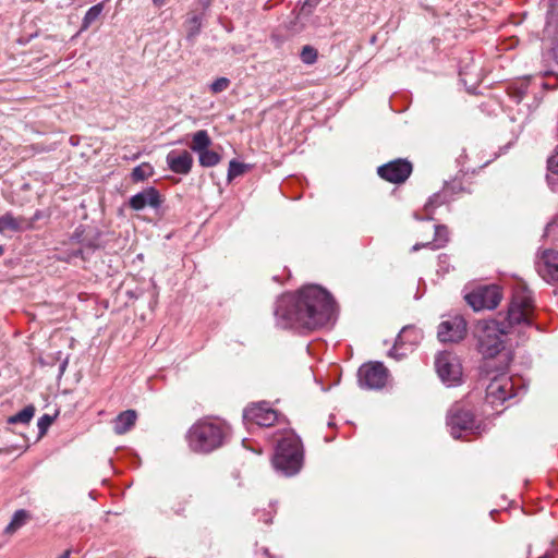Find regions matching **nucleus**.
Segmentation results:
<instances>
[{
	"mask_svg": "<svg viewBox=\"0 0 558 558\" xmlns=\"http://www.w3.org/2000/svg\"><path fill=\"white\" fill-rule=\"evenodd\" d=\"M331 295L317 286H308L296 294H283L277 301L275 316L281 328L314 329L326 324L332 314Z\"/></svg>",
	"mask_w": 558,
	"mask_h": 558,
	"instance_id": "nucleus-1",
	"label": "nucleus"
},
{
	"mask_svg": "<svg viewBox=\"0 0 558 558\" xmlns=\"http://www.w3.org/2000/svg\"><path fill=\"white\" fill-rule=\"evenodd\" d=\"M228 433L229 428L222 422L198 421L189 429V446L195 452H210L223 445Z\"/></svg>",
	"mask_w": 558,
	"mask_h": 558,
	"instance_id": "nucleus-2",
	"label": "nucleus"
},
{
	"mask_svg": "<svg viewBox=\"0 0 558 558\" xmlns=\"http://www.w3.org/2000/svg\"><path fill=\"white\" fill-rule=\"evenodd\" d=\"M511 331L505 323L497 320H480L474 328V337L478 352L485 359L495 357L505 348V338Z\"/></svg>",
	"mask_w": 558,
	"mask_h": 558,
	"instance_id": "nucleus-3",
	"label": "nucleus"
},
{
	"mask_svg": "<svg viewBox=\"0 0 558 558\" xmlns=\"http://www.w3.org/2000/svg\"><path fill=\"white\" fill-rule=\"evenodd\" d=\"M302 461L303 453L300 438L293 433L287 434L277 445L272 459L275 469L284 475H294L300 471Z\"/></svg>",
	"mask_w": 558,
	"mask_h": 558,
	"instance_id": "nucleus-4",
	"label": "nucleus"
},
{
	"mask_svg": "<svg viewBox=\"0 0 558 558\" xmlns=\"http://www.w3.org/2000/svg\"><path fill=\"white\" fill-rule=\"evenodd\" d=\"M534 314V303L529 290L517 291L509 304L505 325L512 332L517 326H530Z\"/></svg>",
	"mask_w": 558,
	"mask_h": 558,
	"instance_id": "nucleus-5",
	"label": "nucleus"
},
{
	"mask_svg": "<svg viewBox=\"0 0 558 558\" xmlns=\"http://www.w3.org/2000/svg\"><path fill=\"white\" fill-rule=\"evenodd\" d=\"M501 299V290L496 284L480 286L465 295V301L474 311L494 310Z\"/></svg>",
	"mask_w": 558,
	"mask_h": 558,
	"instance_id": "nucleus-6",
	"label": "nucleus"
},
{
	"mask_svg": "<svg viewBox=\"0 0 558 558\" xmlns=\"http://www.w3.org/2000/svg\"><path fill=\"white\" fill-rule=\"evenodd\" d=\"M514 384L507 374L494 377L486 387L485 400L493 408L501 405L506 400L514 396Z\"/></svg>",
	"mask_w": 558,
	"mask_h": 558,
	"instance_id": "nucleus-7",
	"label": "nucleus"
},
{
	"mask_svg": "<svg viewBox=\"0 0 558 558\" xmlns=\"http://www.w3.org/2000/svg\"><path fill=\"white\" fill-rule=\"evenodd\" d=\"M435 366L440 379L448 386L460 381L462 376L461 364L456 355L442 352L437 355Z\"/></svg>",
	"mask_w": 558,
	"mask_h": 558,
	"instance_id": "nucleus-8",
	"label": "nucleus"
},
{
	"mask_svg": "<svg viewBox=\"0 0 558 558\" xmlns=\"http://www.w3.org/2000/svg\"><path fill=\"white\" fill-rule=\"evenodd\" d=\"M447 425L454 438H460L463 432L472 430L475 426L474 415L461 405H453L447 416Z\"/></svg>",
	"mask_w": 558,
	"mask_h": 558,
	"instance_id": "nucleus-9",
	"label": "nucleus"
},
{
	"mask_svg": "<svg viewBox=\"0 0 558 558\" xmlns=\"http://www.w3.org/2000/svg\"><path fill=\"white\" fill-rule=\"evenodd\" d=\"M388 378L387 368L379 362L364 364L359 369V380L362 386L380 389Z\"/></svg>",
	"mask_w": 558,
	"mask_h": 558,
	"instance_id": "nucleus-10",
	"label": "nucleus"
},
{
	"mask_svg": "<svg viewBox=\"0 0 558 558\" xmlns=\"http://www.w3.org/2000/svg\"><path fill=\"white\" fill-rule=\"evenodd\" d=\"M243 418L247 424L251 423L260 427H269L276 423L278 414L268 403L259 402L247 407L244 410Z\"/></svg>",
	"mask_w": 558,
	"mask_h": 558,
	"instance_id": "nucleus-11",
	"label": "nucleus"
},
{
	"mask_svg": "<svg viewBox=\"0 0 558 558\" xmlns=\"http://www.w3.org/2000/svg\"><path fill=\"white\" fill-rule=\"evenodd\" d=\"M377 172L380 178L388 182L402 183L410 177L412 165L404 159H397L380 166Z\"/></svg>",
	"mask_w": 558,
	"mask_h": 558,
	"instance_id": "nucleus-12",
	"label": "nucleus"
},
{
	"mask_svg": "<svg viewBox=\"0 0 558 558\" xmlns=\"http://www.w3.org/2000/svg\"><path fill=\"white\" fill-rule=\"evenodd\" d=\"M466 323L461 316L442 322L438 327V339L441 342H457L464 338Z\"/></svg>",
	"mask_w": 558,
	"mask_h": 558,
	"instance_id": "nucleus-13",
	"label": "nucleus"
},
{
	"mask_svg": "<svg viewBox=\"0 0 558 558\" xmlns=\"http://www.w3.org/2000/svg\"><path fill=\"white\" fill-rule=\"evenodd\" d=\"M536 270L539 276L550 282L558 281V252L553 250H545L537 257Z\"/></svg>",
	"mask_w": 558,
	"mask_h": 558,
	"instance_id": "nucleus-14",
	"label": "nucleus"
},
{
	"mask_svg": "<svg viewBox=\"0 0 558 558\" xmlns=\"http://www.w3.org/2000/svg\"><path fill=\"white\" fill-rule=\"evenodd\" d=\"M421 338V333L414 327H403L398 335L392 349L389 351V355L396 359H400L407 354V344L410 347L414 345Z\"/></svg>",
	"mask_w": 558,
	"mask_h": 558,
	"instance_id": "nucleus-15",
	"label": "nucleus"
},
{
	"mask_svg": "<svg viewBox=\"0 0 558 558\" xmlns=\"http://www.w3.org/2000/svg\"><path fill=\"white\" fill-rule=\"evenodd\" d=\"M168 168L178 174L190 173L193 166V157L187 150H171L166 157Z\"/></svg>",
	"mask_w": 558,
	"mask_h": 558,
	"instance_id": "nucleus-16",
	"label": "nucleus"
},
{
	"mask_svg": "<svg viewBox=\"0 0 558 558\" xmlns=\"http://www.w3.org/2000/svg\"><path fill=\"white\" fill-rule=\"evenodd\" d=\"M32 229V221H27L25 217H15L12 213L8 211L0 216V233L7 230L13 232H22Z\"/></svg>",
	"mask_w": 558,
	"mask_h": 558,
	"instance_id": "nucleus-17",
	"label": "nucleus"
},
{
	"mask_svg": "<svg viewBox=\"0 0 558 558\" xmlns=\"http://www.w3.org/2000/svg\"><path fill=\"white\" fill-rule=\"evenodd\" d=\"M165 196L155 186L142 189V209L150 207L156 215L161 214Z\"/></svg>",
	"mask_w": 558,
	"mask_h": 558,
	"instance_id": "nucleus-18",
	"label": "nucleus"
},
{
	"mask_svg": "<svg viewBox=\"0 0 558 558\" xmlns=\"http://www.w3.org/2000/svg\"><path fill=\"white\" fill-rule=\"evenodd\" d=\"M449 241V232L447 227L445 226H435V233L433 241H428L425 243H416L412 251L416 252L422 247H428L432 250H438L440 247H444Z\"/></svg>",
	"mask_w": 558,
	"mask_h": 558,
	"instance_id": "nucleus-19",
	"label": "nucleus"
},
{
	"mask_svg": "<svg viewBox=\"0 0 558 558\" xmlns=\"http://www.w3.org/2000/svg\"><path fill=\"white\" fill-rule=\"evenodd\" d=\"M137 413L135 410H126L120 413L112 422L113 430L118 435L129 432L136 423Z\"/></svg>",
	"mask_w": 558,
	"mask_h": 558,
	"instance_id": "nucleus-20",
	"label": "nucleus"
},
{
	"mask_svg": "<svg viewBox=\"0 0 558 558\" xmlns=\"http://www.w3.org/2000/svg\"><path fill=\"white\" fill-rule=\"evenodd\" d=\"M211 145V140L205 130H199L195 132L192 136V143L190 145V148L194 153H202L203 150L209 148Z\"/></svg>",
	"mask_w": 558,
	"mask_h": 558,
	"instance_id": "nucleus-21",
	"label": "nucleus"
},
{
	"mask_svg": "<svg viewBox=\"0 0 558 558\" xmlns=\"http://www.w3.org/2000/svg\"><path fill=\"white\" fill-rule=\"evenodd\" d=\"M105 4L104 2L97 3L88 9L85 16L83 17V22L81 25V32L88 29L93 24H95L101 16Z\"/></svg>",
	"mask_w": 558,
	"mask_h": 558,
	"instance_id": "nucleus-22",
	"label": "nucleus"
},
{
	"mask_svg": "<svg viewBox=\"0 0 558 558\" xmlns=\"http://www.w3.org/2000/svg\"><path fill=\"white\" fill-rule=\"evenodd\" d=\"M29 518L28 512L26 510H17L14 512L10 523L7 525L4 532L7 534L15 533L20 527H22L27 519Z\"/></svg>",
	"mask_w": 558,
	"mask_h": 558,
	"instance_id": "nucleus-23",
	"label": "nucleus"
},
{
	"mask_svg": "<svg viewBox=\"0 0 558 558\" xmlns=\"http://www.w3.org/2000/svg\"><path fill=\"white\" fill-rule=\"evenodd\" d=\"M186 39L193 43L196 36L201 33L202 28V17L197 14L191 15L186 22Z\"/></svg>",
	"mask_w": 558,
	"mask_h": 558,
	"instance_id": "nucleus-24",
	"label": "nucleus"
},
{
	"mask_svg": "<svg viewBox=\"0 0 558 558\" xmlns=\"http://www.w3.org/2000/svg\"><path fill=\"white\" fill-rule=\"evenodd\" d=\"M35 407L29 404L8 418L9 424H28L34 417Z\"/></svg>",
	"mask_w": 558,
	"mask_h": 558,
	"instance_id": "nucleus-25",
	"label": "nucleus"
},
{
	"mask_svg": "<svg viewBox=\"0 0 558 558\" xmlns=\"http://www.w3.org/2000/svg\"><path fill=\"white\" fill-rule=\"evenodd\" d=\"M221 160L219 154L208 148L198 154V161L201 166L209 168L218 165Z\"/></svg>",
	"mask_w": 558,
	"mask_h": 558,
	"instance_id": "nucleus-26",
	"label": "nucleus"
},
{
	"mask_svg": "<svg viewBox=\"0 0 558 558\" xmlns=\"http://www.w3.org/2000/svg\"><path fill=\"white\" fill-rule=\"evenodd\" d=\"M246 169H247V166L245 163L239 162L234 159L231 160L229 163V169H228V180L231 181L234 178H238V177L244 174Z\"/></svg>",
	"mask_w": 558,
	"mask_h": 558,
	"instance_id": "nucleus-27",
	"label": "nucleus"
},
{
	"mask_svg": "<svg viewBox=\"0 0 558 558\" xmlns=\"http://www.w3.org/2000/svg\"><path fill=\"white\" fill-rule=\"evenodd\" d=\"M448 201L447 191L444 190L439 193H435L426 203L425 209L428 211L430 208H435Z\"/></svg>",
	"mask_w": 558,
	"mask_h": 558,
	"instance_id": "nucleus-28",
	"label": "nucleus"
},
{
	"mask_svg": "<svg viewBox=\"0 0 558 558\" xmlns=\"http://www.w3.org/2000/svg\"><path fill=\"white\" fill-rule=\"evenodd\" d=\"M301 60L305 64H313L317 60V50L311 46H304L301 51Z\"/></svg>",
	"mask_w": 558,
	"mask_h": 558,
	"instance_id": "nucleus-29",
	"label": "nucleus"
},
{
	"mask_svg": "<svg viewBox=\"0 0 558 558\" xmlns=\"http://www.w3.org/2000/svg\"><path fill=\"white\" fill-rule=\"evenodd\" d=\"M230 85V81L227 77H218L210 84V92L218 94L226 90Z\"/></svg>",
	"mask_w": 558,
	"mask_h": 558,
	"instance_id": "nucleus-30",
	"label": "nucleus"
},
{
	"mask_svg": "<svg viewBox=\"0 0 558 558\" xmlns=\"http://www.w3.org/2000/svg\"><path fill=\"white\" fill-rule=\"evenodd\" d=\"M52 421L53 418L48 414H44L41 417H39L37 426L40 435H44L47 432L49 426L52 424Z\"/></svg>",
	"mask_w": 558,
	"mask_h": 558,
	"instance_id": "nucleus-31",
	"label": "nucleus"
},
{
	"mask_svg": "<svg viewBox=\"0 0 558 558\" xmlns=\"http://www.w3.org/2000/svg\"><path fill=\"white\" fill-rule=\"evenodd\" d=\"M548 169L554 173H558V146L556 151L548 158Z\"/></svg>",
	"mask_w": 558,
	"mask_h": 558,
	"instance_id": "nucleus-32",
	"label": "nucleus"
},
{
	"mask_svg": "<svg viewBox=\"0 0 558 558\" xmlns=\"http://www.w3.org/2000/svg\"><path fill=\"white\" fill-rule=\"evenodd\" d=\"M130 206L135 209V210H138L140 209V193L133 195L130 199Z\"/></svg>",
	"mask_w": 558,
	"mask_h": 558,
	"instance_id": "nucleus-33",
	"label": "nucleus"
},
{
	"mask_svg": "<svg viewBox=\"0 0 558 558\" xmlns=\"http://www.w3.org/2000/svg\"><path fill=\"white\" fill-rule=\"evenodd\" d=\"M131 175L134 182H140V166L133 168Z\"/></svg>",
	"mask_w": 558,
	"mask_h": 558,
	"instance_id": "nucleus-34",
	"label": "nucleus"
},
{
	"mask_svg": "<svg viewBox=\"0 0 558 558\" xmlns=\"http://www.w3.org/2000/svg\"><path fill=\"white\" fill-rule=\"evenodd\" d=\"M41 217H43V213L40 210H37L32 218L27 219V221H32V228H33L34 223L37 220H39Z\"/></svg>",
	"mask_w": 558,
	"mask_h": 558,
	"instance_id": "nucleus-35",
	"label": "nucleus"
},
{
	"mask_svg": "<svg viewBox=\"0 0 558 558\" xmlns=\"http://www.w3.org/2000/svg\"><path fill=\"white\" fill-rule=\"evenodd\" d=\"M151 173V168L149 165H146V163H142V179L145 177V175H149Z\"/></svg>",
	"mask_w": 558,
	"mask_h": 558,
	"instance_id": "nucleus-36",
	"label": "nucleus"
},
{
	"mask_svg": "<svg viewBox=\"0 0 558 558\" xmlns=\"http://www.w3.org/2000/svg\"><path fill=\"white\" fill-rule=\"evenodd\" d=\"M319 2H320V0H306L304 2L303 8L308 7L310 9H312V8H315Z\"/></svg>",
	"mask_w": 558,
	"mask_h": 558,
	"instance_id": "nucleus-37",
	"label": "nucleus"
},
{
	"mask_svg": "<svg viewBox=\"0 0 558 558\" xmlns=\"http://www.w3.org/2000/svg\"><path fill=\"white\" fill-rule=\"evenodd\" d=\"M58 558H70V551L65 550L62 555H60Z\"/></svg>",
	"mask_w": 558,
	"mask_h": 558,
	"instance_id": "nucleus-38",
	"label": "nucleus"
},
{
	"mask_svg": "<svg viewBox=\"0 0 558 558\" xmlns=\"http://www.w3.org/2000/svg\"><path fill=\"white\" fill-rule=\"evenodd\" d=\"M84 252H85V250L81 248V250L77 251L76 255H81L82 258H85Z\"/></svg>",
	"mask_w": 558,
	"mask_h": 558,
	"instance_id": "nucleus-39",
	"label": "nucleus"
},
{
	"mask_svg": "<svg viewBox=\"0 0 558 558\" xmlns=\"http://www.w3.org/2000/svg\"><path fill=\"white\" fill-rule=\"evenodd\" d=\"M154 3L157 5H161L163 3V0H154Z\"/></svg>",
	"mask_w": 558,
	"mask_h": 558,
	"instance_id": "nucleus-40",
	"label": "nucleus"
},
{
	"mask_svg": "<svg viewBox=\"0 0 558 558\" xmlns=\"http://www.w3.org/2000/svg\"><path fill=\"white\" fill-rule=\"evenodd\" d=\"M3 253H4V248H3V246H2V245H0V256H2V255H3Z\"/></svg>",
	"mask_w": 558,
	"mask_h": 558,
	"instance_id": "nucleus-41",
	"label": "nucleus"
},
{
	"mask_svg": "<svg viewBox=\"0 0 558 558\" xmlns=\"http://www.w3.org/2000/svg\"><path fill=\"white\" fill-rule=\"evenodd\" d=\"M94 248H95L94 246H88L86 250L87 251H90V250L93 251Z\"/></svg>",
	"mask_w": 558,
	"mask_h": 558,
	"instance_id": "nucleus-42",
	"label": "nucleus"
},
{
	"mask_svg": "<svg viewBox=\"0 0 558 558\" xmlns=\"http://www.w3.org/2000/svg\"><path fill=\"white\" fill-rule=\"evenodd\" d=\"M2 452H3V450H2V449H0V453H2Z\"/></svg>",
	"mask_w": 558,
	"mask_h": 558,
	"instance_id": "nucleus-43",
	"label": "nucleus"
},
{
	"mask_svg": "<svg viewBox=\"0 0 558 558\" xmlns=\"http://www.w3.org/2000/svg\"><path fill=\"white\" fill-rule=\"evenodd\" d=\"M539 558H547V557H546V556H544V557H539Z\"/></svg>",
	"mask_w": 558,
	"mask_h": 558,
	"instance_id": "nucleus-44",
	"label": "nucleus"
}]
</instances>
